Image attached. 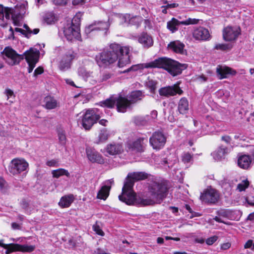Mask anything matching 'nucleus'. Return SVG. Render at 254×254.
<instances>
[{"mask_svg":"<svg viewBox=\"0 0 254 254\" xmlns=\"http://www.w3.org/2000/svg\"><path fill=\"white\" fill-rule=\"evenodd\" d=\"M94 231L98 235L100 236H104V233L100 229V227L97 225H94L93 227Z\"/></svg>","mask_w":254,"mask_h":254,"instance_id":"nucleus-51","label":"nucleus"},{"mask_svg":"<svg viewBox=\"0 0 254 254\" xmlns=\"http://www.w3.org/2000/svg\"><path fill=\"white\" fill-rule=\"evenodd\" d=\"M158 82L157 81L148 79L146 82L145 86L151 93L154 94L157 88Z\"/></svg>","mask_w":254,"mask_h":254,"instance_id":"nucleus-35","label":"nucleus"},{"mask_svg":"<svg viewBox=\"0 0 254 254\" xmlns=\"http://www.w3.org/2000/svg\"><path fill=\"white\" fill-rule=\"evenodd\" d=\"M178 6V4L173 3L171 4H168L167 5L165 6H163V7H166L167 8H175Z\"/></svg>","mask_w":254,"mask_h":254,"instance_id":"nucleus-64","label":"nucleus"},{"mask_svg":"<svg viewBox=\"0 0 254 254\" xmlns=\"http://www.w3.org/2000/svg\"><path fill=\"white\" fill-rule=\"evenodd\" d=\"M74 200V196L72 194L64 195L61 197L59 202V205L62 208L68 207Z\"/></svg>","mask_w":254,"mask_h":254,"instance_id":"nucleus-28","label":"nucleus"},{"mask_svg":"<svg viewBox=\"0 0 254 254\" xmlns=\"http://www.w3.org/2000/svg\"><path fill=\"white\" fill-rule=\"evenodd\" d=\"M28 167V163L23 159H14L10 164L9 171L15 175L26 171Z\"/></svg>","mask_w":254,"mask_h":254,"instance_id":"nucleus-11","label":"nucleus"},{"mask_svg":"<svg viewBox=\"0 0 254 254\" xmlns=\"http://www.w3.org/2000/svg\"><path fill=\"white\" fill-rule=\"evenodd\" d=\"M175 163V160L170 161L168 158H164L161 161V164L167 166L168 168H171Z\"/></svg>","mask_w":254,"mask_h":254,"instance_id":"nucleus-44","label":"nucleus"},{"mask_svg":"<svg viewBox=\"0 0 254 254\" xmlns=\"http://www.w3.org/2000/svg\"><path fill=\"white\" fill-rule=\"evenodd\" d=\"M28 206L29 204L26 200H22L21 202V206L23 209H26L28 208Z\"/></svg>","mask_w":254,"mask_h":254,"instance_id":"nucleus-61","label":"nucleus"},{"mask_svg":"<svg viewBox=\"0 0 254 254\" xmlns=\"http://www.w3.org/2000/svg\"><path fill=\"white\" fill-rule=\"evenodd\" d=\"M5 92L6 96H7V98H9L10 97L13 95V92L10 89H6Z\"/></svg>","mask_w":254,"mask_h":254,"instance_id":"nucleus-63","label":"nucleus"},{"mask_svg":"<svg viewBox=\"0 0 254 254\" xmlns=\"http://www.w3.org/2000/svg\"><path fill=\"white\" fill-rule=\"evenodd\" d=\"M197 22V20L195 19L189 18L187 20L180 21L175 18H172L170 21L167 22V27L172 33H174L178 30V26L181 24L188 25L196 24Z\"/></svg>","mask_w":254,"mask_h":254,"instance_id":"nucleus-16","label":"nucleus"},{"mask_svg":"<svg viewBox=\"0 0 254 254\" xmlns=\"http://www.w3.org/2000/svg\"><path fill=\"white\" fill-rule=\"evenodd\" d=\"M253 247V241L252 240H248L244 245L245 249L250 248Z\"/></svg>","mask_w":254,"mask_h":254,"instance_id":"nucleus-56","label":"nucleus"},{"mask_svg":"<svg viewBox=\"0 0 254 254\" xmlns=\"http://www.w3.org/2000/svg\"><path fill=\"white\" fill-rule=\"evenodd\" d=\"M234 138L236 139H239L240 140L246 141V138H245L241 134L240 135H235L234 136Z\"/></svg>","mask_w":254,"mask_h":254,"instance_id":"nucleus-62","label":"nucleus"},{"mask_svg":"<svg viewBox=\"0 0 254 254\" xmlns=\"http://www.w3.org/2000/svg\"><path fill=\"white\" fill-rule=\"evenodd\" d=\"M246 199L249 205L254 206V195H249L246 197Z\"/></svg>","mask_w":254,"mask_h":254,"instance_id":"nucleus-50","label":"nucleus"},{"mask_svg":"<svg viewBox=\"0 0 254 254\" xmlns=\"http://www.w3.org/2000/svg\"><path fill=\"white\" fill-rule=\"evenodd\" d=\"M193 37L196 40L206 41L210 39V35L206 28L199 27L194 29L192 33Z\"/></svg>","mask_w":254,"mask_h":254,"instance_id":"nucleus-20","label":"nucleus"},{"mask_svg":"<svg viewBox=\"0 0 254 254\" xmlns=\"http://www.w3.org/2000/svg\"><path fill=\"white\" fill-rule=\"evenodd\" d=\"M23 27L25 28V33H26V37L29 38V36H31L32 32L30 28L28 27L27 24H24Z\"/></svg>","mask_w":254,"mask_h":254,"instance_id":"nucleus-52","label":"nucleus"},{"mask_svg":"<svg viewBox=\"0 0 254 254\" xmlns=\"http://www.w3.org/2000/svg\"><path fill=\"white\" fill-rule=\"evenodd\" d=\"M251 162L252 160L250 156L244 155L238 158V165L243 169H247L250 167Z\"/></svg>","mask_w":254,"mask_h":254,"instance_id":"nucleus-27","label":"nucleus"},{"mask_svg":"<svg viewBox=\"0 0 254 254\" xmlns=\"http://www.w3.org/2000/svg\"><path fill=\"white\" fill-rule=\"evenodd\" d=\"M214 48L221 51L230 50L232 48V45L228 44H217L215 45Z\"/></svg>","mask_w":254,"mask_h":254,"instance_id":"nucleus-39","label":"nucleus"},{"mask_svg":"<svg viewBox=\"0 0 254 254\" xmlns=\"http://www.w3.org/2000/svg\"><path fill=\"white\" fill-rule=\"evenodd\" d=\"M26 11L25 4H17L14 7H4L0 5V19L5 22L11 18L13 23L16 26L20 25V22Z\"/></svg>","mask_w":254,"mask_h":254,"instance_id":"nucleus-5","label":"nucleus"},{"mask_svg":"<svg viewBox=\"0 0 254 254\" xmlns=\"http://www.w3.org/2000/svg\"><path fill=\"white\" fill-rule=\"evenodd\" d=\"M231 247V244L230 243H224L221 246V249L222 250H226L228 249Z\"/></svg>","mask_w":254,"mask_h":254,"instance_id":"nucleus-58","label":"nucleus"},{"mask_svg":"<svg viewBox=\"0 0 254 254\" xmlns=\"http://www.w3.org/2000/svg\"><path fill=\"white\" fill-rule=\"evenodd\" d=\"M58 137L60 143L62 145H64L66 143V136L65 134L63 132H59L58 133Z\"/></svg>","mask_w":254,"mask_h":254,"instance_id":"nucleus-46","label":"nucleus"},{"mask_svg":"<svg viewBox=\"0 0 254 254\" xmlns=\"http://www.w3.org/2000/svg\"><path fill=\"white\" fill-rule=\"evenodd\" d=\"M144 96L142 91L135 90L130 93L128 96L129 99L121 96L118 97H112L100 102L99 104L101 107L108 108H112L116 105L118 112L125 113L127 108L130 107L131 104L141 100Z\"/></svg>","mask_w":254,"mask_h":254,"instance_id":"nucleus-3","label":"nucleus"},{"mask_svg":"<svg viewBox=\"0 0 254 254\" xmlns=\"http://www.w3.org/2000/svg\"><path fill=\"white\" fill-rule=\"evenodd\" d=\"M168 191L167 184L164 181L153 182L149 186V198H139L141 206L160 204L166 197Z\"/></svg>","mask_w":254,"mask_h":254,"instance_id":"nucleus-4","label":"nucleus"},{"mask_svg":"<svg viewBox=\"0 0 254 254\" xmlns=\"http://www.w3.org/2000/svg\"><path fill=\"white\" fill-rule=\"evenodd\" d=\"M219 198L218 191L212 188L205 190L200 195L201 200L208 203H215L218 201Z\"/></svg>","mask_w":254,"mask_h":254,"instance_id":"nucleus-15","label":"nucleus"},{"mask_svg":"<svg viewBox=\"0 0 254 254\" xmlns=\"http://www.w3.org/2000/svg\"><path fill=\"white\" fill-rule=\"evenodd\" d=\"M218 239V237L216 236H213L210 238H207L206 240V243L208 245H212Z\"/></svg>","mask_w":254,"mask_h":254,"instance_id":"nucleus-48","label":"nucleus"},{"mask_svg":"<svg viewBox=\"0 0 254 254\" xmlns=\"http://www.w3.org/2000/svg\"><path fill=\"white\" fill-rule=\"evenodd\" d=\"M11 227L13 230H20L21 229V226L19 224L13 222L11 223Z\"/></svg>","mask_w":254,"mask_h":254,"instance_id":"nucleus-59","label":"nucleus"},{"mask_svg":"<svg viewBox=\"0 0 254 254\" xmlns=\"http://www.w3.org/2000/svg\"><path fill=\"white\" fill-rule=\"evenodd\" d=\"M144 141H145V142H147V139L143 137L138 138L132 143V148L137 151H141L142 150L143 145L144 143Z\"/></svg>","mask_w":254,"mask_h":254,"instance_id":"nucleus-31","label":"nucleus"},{"mask_svg":"<svg viewBox=\"0 0 254 254\" xmlns=\"http://www.w3.org/2000/svg\"><path fill=\"white\" fill-rule=\"evenodd\" d=\"M166 141V138L164 134L160 131L153 133L149 139L150 145L154 149H160L163 147Z\"/></svg>","mask_w":254,"mask_h":254,"instance_id":"nucleus-14","label":"nucleus"},{"mask_svg":"<svg viewBox=\"0 0 254 254\" xmlns=\"http://www.w3.org/2000/svg\"><path fill=\"white\" fill-rule=\"evenodd\" d=\"M6 249L5 253L9 254L13 252L18 251L22 250V246L17 244H9L7 245V248H4Z\"/></svg>","mask_w":254,"mask_h":254,"instance_id":"nucleus-34","label":"nucleus"},{"mask_svg":"<svg viewBox=\"0 0 254 254\" xmlns=\"http://www.w3.org/2000/svg\"><path fill=\"white\" fill-rule=\"evenodd\" d=\"M87 157L89 160L92 163L103 164L104 159L102 156L94 149L91 147H87L86 149Z\"/></svg>","mask_w":254,"mask_h":254,"instance_id":"nucleus-19","label":"nucleus"},{"mask_svg":"<svg viewBox=\"0 0 254 254\" xmlns=\"http://www.w3.org/2000/svg\"><path fill=\"white\" fill-rule=\"evenodd\" d=\"M217 74L219 79H223L228 77V75H235L236 71L227 66L218 65L216 68Z\"/></svg>","mask_w":254,"mask_h":254,"instance_id":"nucleus-21","label":"nucleus"},{"mask_svg":"<svg viewBox=\"0 0 254 254\" xmlns=\"http://www.w3.org/2000/svg\"><path fill=\"white\" fill-rule=\"evenodd\" d=\"M221 140L229 144H230L232 139L229 135H224L221 137Z\"/></svg>","mask_w":254,"mask_h":254,"instance_id":"nucleus-54","label":"nucleus"},{"mask_svg":"<svg viewBox=\"0 0 254 254\" xmlns=\"http://www.w3.org/2000/svg\"><path fill=\"white\" fill-rule=\"evenodd\" d=\"M102 113L97 108L87 110L82 119V125L86 130L90 129L101 117Z\"/></svg>","mask_w":254,"mask_h":254,"instance_id":"nucleus-8","label":"nucleus"},{"mask_svg":"<svg viewBox=\"0 0 254 254\" xmlns=\"http://www.w3.org/2000/svg\"><path fill=\"white\" fill-rule=\"evenodd\" d=\"M181 159L185 164H192L193 161V155L189 152H185L182 154Z\"/></svg>","mask_w":254,"mask_h":254,"instance_id":"nucleus-37","label":"nucleus"},{"mask_svg":"<svg viewBox=\"0 0 254 254\" xmlns=\"http://www.w3.org/2000/svg\"><path fill=\"white\" fill-rule=\"evenodd\" d=\"M119 18L120 19V23H128L129 22V19H130V15L128 14H121L119 16Z\"/></svg>","mask_w":254,"mask_h":254,"instance_id":"nucleus-43","label":"nucleus"},{"mask_svg":"<svg viewBox=\"0 0 254 254\" xmlns=\"http://www.w3.org/2000/svg\"><path fill=\"white\" fill-rule=\"evenodd\" d=\"M168 48L176 53L184 54L186 52L184 50L185 45L180 41H175L170 42Z\"/></svg>","mask_w":254,"mask_h":254,"instance_id":"nucleus-24","label":"nucleus"},{"mask_svg":"<svg viewBox=\"0 0 254 254\" xmlns=\"http://www.w3.org/2000/svg\"><path fill=\"white\" fill-rule=\"evenodd\" d=\"M52 174L53 177L56 178H59L63 176H66V177H69L70 176L69 173L68 171L63 168L53 170L52 171Z\"/></svg>","mask_w":254,"mask_h":254,"instance_id":"nucleus-33","label":"nucleus"},{"mask_svg":"<svg viewBox=\"0 0 254 254\" xmlns=\"http://www.w3.org/2000/svg\"><path fill=\"white\" fill-rule=\"evenodd\" d=\"M85 2V0H73L72 4L74 5H82Z\"/></svg>","mask_w":254,"mask_h":254,"instance_id":"nucleus-55","label":"nucleus"},{"mask_svg":"<svg viewBox=\"0 0 254 254\" xmlns=\"http://www.w3.org/2000/svg\"><path fill=\"white\" fill-rule=\"evenodd\" d=\"M55 20V16L52 12L47 13L44 17V20L48 24H51L52 22H54Z\"/></svg>","mask_w":254,"mask_h":254,"instance_id":"nucleus-41","label":"nucleus"},{"mask_svg":"<svg viewBox=\"0 0 254 254\" xmlns=\"http://www.w3.org/2000/svg\"><path fill=\"white\" fill-rule=\"evenodd\" d=\"M127 181L125 183L122 189V193L119 196V199L127 205L136 204L141 205V203H138L137 200L142 198L136 196L132 190L134 181L127 178Z\"/></svg>","mask_w":254,"mask_h":254,"instance_id":"nucleus-6","label":"nucleus"},{"mask_svg":"<svg viewBox=\"0 0 254 254\" xmlns=\"http://www.w3.org/2000/svg\"><path fill=\"white\" fill-rule=\"evenodd\" d=\"M109 27L108 22L96 21L85 27V33L88 35L96 31H105L104 35H106Z\"/></svg>","mask_w":254,"mask_h":254,"instance_id":"nucleus-13","label":"nucleus"},{"mask_svg":"<svg viewBox=\"0 0 254 254\" xmlns=\"http://www.w3.org/2000/svg\"><path fill=\"white\" fill-rule=\"evenodd\" d=\"M144 68H163L174 76L181 74L182 71L187 68V65L186 64H181L171 59L161 57L148 63L132 65L121 72L125 73L135 71Z\"/></svg>","mask_w":254,"mask_h":254,"instance_id":"nucleus-2","label":"nucleus"},{"mask_svg":"<svg viewBox=\"0 0 254 254\" xmlns=\"http://www.w3.org/2000/svg\"><path fill=\"white\" fill-rule=\"evenodd\" d=\"M109 137V133L106 129L103 128L101 130L99 136L98 141H96L97 144L103 143L106 141Z\"/></svg>","mask_w":254,"mask_h":254,"instance_id":"nucleus-36","label":"nucleus"},{"mask_svg":"<svg viewBox=\"0 0 254 254\" xmlns=\"http://www.w3.org/2000/svg\"><path fill=\"white\" fill-rule=\"evenodd\" d=\"M75 57V54L71 50L68 51L63 55L60 62L59 67L61 71H65L70 67L71 62Z\"/></svg>","mask_w":254,"mask_h":254,"instance_id":"nucleus-17","label":"nucleus"},{"mask_svg":"<svg viewBox=\"0 0 254 254\" xmlns=\"http://www.w3.org/2000/svg\"><path fill=\"white\" fill-rule=\"evenodd\" d=\"M249 186V181L246 180L243 181L241 183L237 185V189L238 190L240 191H242L243 190H245L246 188H247Z\"/></svg>","mask_w":254,"mask_h":254,"instance_id":"nucleus-42","label":"nucleus"},{"mask_svg":"<svg viewBox=\"0 0 254 254\" xmlns=\"http://www.w3.org/2000/svg\"><path fill=\"white\" fill-rule=\"evenodd\" d=\"M158 92L160 96L165 98L174 96L177 94L181 95L183 93V91L180 87L178 82L173 85L161 87L159 89Z\"/></svg>","mask_w":254,"mask_h":254,"instance_id":"nucleus-10","label":"nucleus"},{"mask_svg":"<svg viewBox=\"0 0 254 254\" xmlns=\"http://www.w3.org/2000/svg\"><path fill=\"white\" fill-rule=\"evenodd\" d=\"M138 40L144 47H150L153 44V41L151 36L145 33H142L139 37Z\"/></svg>","mask_w":254,"mask_h":254,"instance_id":"nucleus-25","label":"nucleus"},{"mask_svg":"<svg viewBox=\"0 0 254 254\" xmlns=\"http://www.w3.org/2000/svg\"><path fill=\"white\" fill-rule=\"evenodd\" d=\"M53 3L57 5L63 6L66 4L67 0H52Z\"/></svg>","mask_w":254,"mask_h":254,"instance_id":"nucleus-49","label":"nucleus"},{"mask_svg":"<svg viewBox=\"0 0 254 254\" xmlns=\"http://www.w3.org/2000/svg\"><path fill=\"white\" fill-rule=\"evenodd\" d=\"M1 54L5 62L11 66L18 64L24 59L25 56L24 53L23 54H18L10 47H5Z\"/></svg>","mask_w":254,"mask_h":254,"instance_id":"nucleus-9","label":"nucleus"},{"mask_svg":"<svg viewBox=\"0 0 254 254\" xmlns=\"http://www.w3.org/2000/svg\"><path fill=\"white\" fill-rule=\"evenodd\" d=\"M178 110L180 114H186L189 110V104L187 99L185 97L182 98L178 102Z\"/></svg>","mask_w":254,"mask_h":254,"instance_id":"nucleus-26","label":"nucleus"},{"mask_svg":"<svg viewBox=\"0 0 254 254\" xmlns=\"http://www.w3.org/2000/svg\"><path fill=\"white\" fill-rule=\"evenodd\" d=\"M57 163V161L55 160H51L47 162L46 164L48 166H55Z\"/></svg>","mask_w":254,"mask_h":254,"instance_id":"nucleus-57","label":"nucleus"},{"mask_svg":"<svg viewBox=\"0 0 254 254\" xmlns=\"http://www.w3.org/2000/svg\"><path fill=\"white\" fill-rule=\"evenodd\" d=\"M43 68L42 67H38L35 69L34 72V76H37L38 75L41 74L43 72Z\"/></svg>","mask_w":254,"mask_h":254,"instance_id":"nucleus-53","label":"nucleus"},{"mask_svg":"<svg viewBox=\"0 0 254 254\" xmlns=\"http://www.w3.org/2000/svg\"><path fill=\"white\" fill-rule=\"evenodd\" d=\"M147 178V174L144 172H138L128 173L127 176V179H130L134 181L143 180Z\"/></svg>","mask_w":254,"mask_h":254,"instance_id":"nucleus-29","label":"nucleus"},{"mask_svg":"<svg viewBox=\"0 0 254 254\" xmlns=\"http://www.w3.org/2000/svg\"><path fill=\"white\" fill-rule=\"evenodd\" d=\"M24 58L28 64V71L31 72L39 60V52L32 48L24 52Z\"/></svg>","mask_w":254,"mask_h":254,"instance_id":"nucleus-12","label":"nucleus"},{"mask_svg":"<svg viewBox=\"0 0 254 254\" xmlns=\"http://www.w3.org/2000/svg\"><path fill=\"white\" fill-rule=\"evenodd\" d=\"M142 20V18L139 16H134L131 18L130 17L128 24L138 27L140 25Z\"/></svg>","mask_w":254,"mask_h":254,"instance_id":"nucleus-38","label":"nucleus"},{"mask_svg":"<svg viewBox=\"0 0 254 254\" xmlns=\"http://www.w3.org/2000/svg\"><path fill=\"white\" fill-rule=\"evenodd\" d=\"M35 249V247L33 246H26L24 247V249H23L24 251L26 252H31L34 251Z\"/></svg>","mask_w":254,"mask_h":254,"instance_id":"nucleus-60","label":"nucleus"},{"mask_svg":"<svg viewBox=\"0 0 254 254\" xmlns=\"http://www.w3.org/2000/svg\"><path fill=\"white\" fill-rule=\"evenodd\" d=\"M114 74L111 73L105 72L101 75L100 80L102 82L105 81L109 79L112 78Z\"/></svg>","mask_w":254,"mask_h":254,"instance_id":"nucleus-45","label":"nucleus"},{"mask_svg":"<svg viewBox=\"0 0 254 254\" xmlns=\"http://www.w3.org/2000/svg\"><path fill=\"white\" fill-rule=\"evenodd\" d=\"M44 102L45 103L44 107L49 110L55 109L58 106L57 100L51 96L46 97L44 98Z\"/></svg>","mask_w":254,"mask_h":254,"instance_id":"nucleus-30","label":"nucleus"},{"mask_svg":"<svg viewBox=\"0 0 254 254\" xmlns=\"http://www.w3.org/2000/svg\"><path fill=\"white\" fill-rule=\"evenodd\" d=\"M130 50L128 46H121L117 44H112L110 49L104 51L96 56L95 60L99 66L106 67L119 60L118 66L123 67L130 63Z\"/></svg>","mask_w":254,"mask_h":254,"instance_id":"nucleus-1","label":"nucleus"},{"mask_svg":"<svg viewBox=\"0 0 254 254\" xmlns=\"http://www.w3.org/2000/svg\"><path fill=\"white\" fill-rule=\"evenodd\" d=\"M217 214L222 218H227L229 215V211L226 209H220L217 211Z\"/></svg>","mask_w":254,"mask_h":254,"instance_id":"nucleus-47","label":"nucleus"},{"mask_svg":"<svg viewBox=\"0 0 254 254\" xmlns=\"http://www.w3.org/2000/svg\"><path fill=\"white\" fill-rule=\"evenodd\" d=\"M80 18L77 16H75L70 22L67 23L64 26V33L67 40L72 41L74 39H79L80 38Z\"/></svg>","mask_w":254,"mask_h":254,"instance_id":"nucleus-7","label":"nucleus"},{"mask_svg":"<svg viewBox=\"0 0 254 254\" xmlns=\"http://www.w3.org/2000/svg\"><path fill=\"white\" fill-rule=\"evenodd\" d=\"M105 149L107 152L111 155L120 154L123 151L122 145L119 143H111L108 144Z\"/></svg>","mask_w":254,"mask_h":254,"instance_id":"nucleus-23","label":"nucleus"},{"mask_svg":"<svg viewBox=\"0 0 254 254\" xmlns=\"http://www.w3.org/2000/svg\"><path fill=\"white\" fill-rule=\"evenodd\" d=\"M134 123L138 126H144L147 123V120L144 117H136L134 118Z\"/></svg>","mask_w":254,"mask_h":254,"instance_id":"nucleus-40","label":"nucleus"},{"mask_svg":"<svg viewBox=\"0 0 254 254\" xmlns=\"http://www.w3.org/2000/svg\"><path fill=\"white\" fill-rule=\"evenodd\" d=\"M240 34V28L228 26L223 31V39L226 41H231L237 39Z\"/></svg>","mask_w":254,"mask_h":254,"instance_id":"nucleus-18","label":"nucleus"},{"mask_svg":"<svg viewBox=\"0 0 254 254\" xmlns=\"http://www.w3.org/2000/svg\"><path fill=\"white\" fill-rule=\"evenodd\" d=\"M229 152V149L223 145L220 146L217 150L212 153L214 159L216 160H220L224 158Z\"/></svg>","mask_w":254,"mask_h":254,"instance_id":"nucleus-22","label":"nucleus"},{"mask_svg":"<svg viewBox=\"0 0 254 254\" xmlns=\"http://www.w3.org/2000/svg\"><path fill=\"white\" fill-rule=\"evenodd\" d=\"M110 190V186L107 185L103 186L97 194V197L101 199H106L109 195Z\"/></svg>","mask_w":254,"mask_h":254,"instance_id":"nucleus-32","label":"nucleus"}]
</instances>
